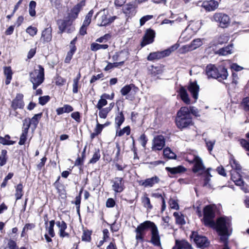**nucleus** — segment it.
<instances>
[{
  "label": "nucleus",
  "mask_w": 249,
  "mask_h": 249,
  "mask_svg": "<svg viewBox=\"0 0 249 249\" xmlns=\"http://www.w3.org/2000/svg\"><path fill=\"white\" fill-rule=\"evenodd\" d=\"M86 0H82L74 5L70 10H68L67 16L63 19H59L56 21L58 28V34L67 33L71 34L75 30L73 23L78 18L79 14L86 5Z\"/></svg>",
  "instance_id": "nucleus-1"
},
{
  "label": "nucleus",
  "mask_w": 249,
  "mask_h": 249,
  "mask_svg": "<svg viewBox=\"0 0 249 249\" xmlns=\"http://www.w3.org/2000/svg\"><path fill=\"white\" fill-rule=\"evenodd\" d=\"M148 230H150L151 234L149 242L154 246L161 248L162 246L158 228L154 222L149 220L140 224L136 229L135 239L137 243L144 242L146 231Z\"/></svg>",
  "instance_id": "nucleus-2"
},
{
  "label": "nucleus",
  "mask_w": 249,
  "mask_h": 249,
  "mask_svg": "<svg viewBox=\"0 0 249 249\" xmlns=\"http://www.w3.org/2000/svg\"><path fill=\"white\" fill-rule=\"evenodd\" d=\"M175 124L180 130L194 124L192 115L190 114L187 107H181L177 112Z\"/></svg>",
  "instance_id": "nucleus-3"
},
{
  "label": "nucleus",
  "mask_w": 249,
  "mask_h": 249,
  "mask_svg": "<svg viewBox=\"0 0 249 249\" xmlns=\"http://www.w3.org/2000/svg\"><path fill=\"white\" fill-rule=\"evenodd\" d=\"M205 72L209 78H214L218 81L225 80L228 76L227 69L222 65L217 67L214 64H208L206 67Z\"/></svg>",
  "instance_id": "nucleus-4"
},
{
  "label": "nucleus",
  "mask_w": 249,
  "mask_h": 249,
  "mask_svg": "<svg viewBox=\"0 0 249 249\" xmlns=\"http://www.w3.org/2000/svg\"><path fill=\"white\" fill-rule=\"evenodd\" d=\"M209 227L215 229L219 235H230L228 229L230 225V221L228 217L225 216L219 217Z\"/></svg>",
  "instance_id": "nucleus-5"
},
{
  "label": "nucleus",
  "mask_w": 249,
  "mask_h": 249,
  "mask_svg": "<svg viewBox=\"0 0 249 249\" xmlns=\"http://www.w3.org/2000/svg\"><path fill=\"white\" fill-rule=\"evenodd\" d=\"M29 80L33 84V89H36L45 80V70L43 67L38 65L36 68L30 72Z\"/></svg>",
  "instance_id": "nucleus-6"
},
{
  "label": "nucleus",
  "mask_w": 249,
  "mask_h": 249,
  "mask_svg": "<svg viewBox=\"0 0 249 249\" xmlns=\"http://www.w3.org/2000/svg\"><path fill=\"white\" fill-rule=\"evenodd\" d=\"M215 208L214 204L206 205L203 209V218L202 222L206 227H210L213 224L215 217Z\"/></svg>",
  "instance_id": "nucleus-7"
},
{
  "label": "nucleus",
  "mask_w": 249,
  "mask_h": 249,
  "mask_svg": "<svg viewBox=\"0 0 249 249\" xmlns=\"http://www.w3.org/2000/svg\"><path fill=\"white\" fill-rule=\"evenodd\" d=\"M185 160L190 164H194L192 171L196 173L199 171H204L205 167L203 164L202 159L198 156L189 154L186 156Z\"/></svg>",
  "instance_id": "nucleus-8"
},
{
  "label": "nucleus",
  "mask_w": 249,
  "mask_h": 249,
  "mask_svg": "<svg viewBox=\"0 0 249 249\" xmlns=\"http://www.w3.org/2000/svg\"><path fill=\"white\" fill-rule=\"evenodd\" d=\"M190 238L191 240H193L196 246L199 248H207L210 245V241L208 238L205 236L199 234L197 231H192Z\"/></svg>",
  "instance_id": "nucleus-9"
},
{
  "label": "nucleus",
  "mask_w": 249,
  "mask_h": 249,
  "mask_svg": "<svg viewBox=\"0 0 249 249\" xmlns=\"http://www.w3.org/2000/svg\"><path fill=\"white\" fill-rule=\"evenodd\" d=\"M212 20L218 23V25L222 28L228 27L231 23L230 17L222 12L215 13L213 16Z\"/></svg>",
  "instance_id": "nucleus-10"
},
{
  "label": "nucleus",
  "mask_w": 249,
  "mask_h": 249,
  "mask_svg": "<svg viewBox=\"0 0 249 249\" xmlns=\"http://www.w3.org/2000/svg\"><path fill=\"white\" fill-rule=\"evenodd\" d=\"M112 190L115 194L121 193L125 188L124 180L122 177H115L110 180Z\"/></svg>",
  "instance_id": "nucleus-11"
},
{
  "label": "nucleus",
  "mask_w": 249,
  "mask_h": 249,
  "mask_svg": "<svg viewBox=\"0 0 249 249\" xmlns=\"http://www.w3.org/2000/svg\"><path fill=\"white\" fill-rule=\"evenodd\" d=\"M241 171L231 170L230 175L231 179L234 182L235 184L241 187V189L244 192H247V188L244 187V182L241 175Z\"/></svg>",
  "instance_id": "nucleus-12"
},
{
  "label": "nucleus",
  "mask_w": 249,
  "mask_h": 249,
  "mask_svg": "<svg viewBox=\"0 0 249 249\" xmlns=\"http://www.w3.org/2000/svg\"><path fill=\"white\" fill-rule=\"evenodd\" d=\"M55 224L54 220H52L49 221L48 225H45V228L47 232L44 234V237L47 243H52L53 240L52 238L55 236V233L54 229V225Z\"/></svg>",
  "instance_id": "nucleus-13"
},
{
  "label": "nucleus",
  "mask_w": 249,
  "mask_h": 249,
  "mask_svg": "<svg viewBox=\"0 0 249 249\" xmlns=\"http://www.w3.org/2000/svg\"><path fill=\"white\" fill-rule=\"evenodd\" d=\"M24 95L22 93H17L15 98L11 102L10 107L14 111L17 109H23L24 107V102L23 100Z\"/></svg>",
  "instance_id": "nucleus-14"
},
{
  "label": "nucleus",
  "mask_w": 249,
  "mask_h": 249,
  "mask_svg": "<svg viewBox=\"0 0 249 249\" xmlns=\"http://www.w3.org/2000/svg\"><path fill=\"white\" fill-rule=\"evenodd\" d=\"M61 177H57L56 180L53 183V186L56 190L59 196L62 199H65L66 196V190L65 185L60 181Z\"/></svg>",
  "instance_id": "nucleus-15"
},
{
  "label": "nucleus",
  "mask_w": 249,
  "mask_h": 249,
  "mask_svg": "<svg viewBox=\"0 0 249 249\" xmlns=\"http://www.w3.org/2000/svg\"><path fill=\"white\" fill-rule=\"evenodd\" d=\"M221 0H204L201 6L204 9L206 12L214 11L217 9Z\"/></svg>",
  "instance_id": "nucleus-16"
},
{
  "label": "nucleus",
  "mask_w": 249,
  "mask_h": 249,
  "mask_svg": "<svg viewBox=\"0 0 249 249\" xmlns=\"http://www.w3.org/2000/svg\"><path fill=\"white\" fill-rule=\"evenodd\" d=\"M155 37V31L150 28L147 29L141 43V47H143L148 44L153 43L154 41Z\"/></svg>",
  "instance_id": "nucleus-17"
},
{
  "label": "nucleus",
  "mask_w": 249,
  "mask_h": 249,
  "mask_svg": "<svg viewBox=\"0 0 249 249\" xmlns=\"http://www.w3.org/2000/svg\"><path fill=\"white\" fill-rule=\"evenodd\" d=\"M187 89L190 93L192 98L194 99V103H196L198 98L199 91V86L196 81H190L187 86Z\"/></svg>",
  "instance_id": "nucleus-18"
},
{
  "label": "nucleus",
  "mask_w": 249,
  "mask_h": 249,
  "mask_svg": "<svg viewBox=\"0 0 249 249\" xmlns=\"http://www.w3.org/2000/svg\"><path fill=\"white\" fill-rule=\"evenodd\" d=\"M77 40V37H74L70 43V51L68 52L67 55L65 58L64 62L67 64L70 63L72 58L73 55L75 53L77 50V47L75 45Z\"/></svg>",
  "instance_id": "nucleus-19"
},
{
  "label": "nucleus",
  "mask_w": 249,
  "mask_h": 249,
  "mask_svg": "<svg viewBox=\"0 0 249 249\" xmlns=\"http://www.w3.org/2000/svg\"><path fill=\"white\" fill-rule=\"evenodd\" d=\"M165 139L162 135H157L154 138L152 149L153 150H161L165 146Z\"/></svg>",
  "instance_id": "nucleus-20"
},
{
  "label": "nucleus",
  "mask_w": 249,
  "mask_h": 249,
  "mask_svg": "<svg viewBox=\"0 0 249 249\" xmlns=\"http://www.w3.org/2000/svg\"><path fill=\"white\" fill-rule=\"evenodd\" d=\"M165 170L170 177H173L176 175H180L186 172L187 168L183 165H178L174 167H166Z\"/></svg>",
  "instance_id": "nucleus-21"
},
{
  "label": "nucleus",
  "mask_w": 249,
  "mask_h": 249,
  "mask_svg": "<svg viewBox=\"0 0 249 249\" xmlns=\"http://www.w3.org/2000/svg\"><path fill=\"white\" fill-rule=\"evenodd\" d=\"M160 181V178L157 176H154L151 178H147L145 180H141L139 181L140 185L145 188L153 187L155 184H158Z\"/></svg>",
  "instance_id": "nucleus-22"
},
{
  "label": "nucleus",
  "mask_w": 249,
  "mask_h": 249,
  "mask_svg": "<svg viewBox=\"0 0 249 249\" xmlns=\"http://www.w3.org/2000/svg\"><path fill=\"white\" fill-rule=\"evenodd\" d=\"M56 225L59 229L58 234L60 238L70 237V234L66 231V230L67 228V224L64 220L56 221Z\"/></svg>",
  "instance_id": "nucleus-23"
},
{
  "label": "nucleus",
  "mask_w": 249,
  "mask_h": 249,
  "mask_svg": "<svg viewBox=\"0 0 249 249\" xmlns=\"http://www.w3.org/2000/svg\"><path fill=\"white\" fill-rule=\"evenodd\" d=\"M53 29L51 25H50L48 27L45 28L41 33L40 37V41L43 43H49L52 40Z\"/></svg>",
  "instance_id": "nucleus-24"
},
{
  "label": "nucleus",
  "mask_w": 249,
  "mask_h": 249,
  "mask_svg": "<svg viewBox=\"0 0 249 249\" xmlns=\"http://www.w3.org/2000/svg\"><path fill=\"white\" fill-rule=\"evenodd\" d=\"M168 51H157L150 53L147 57V60L150 61L159 60L167 56Z\"/></svg>",
  "instance_id": "nucleus-25"
},
{
  "label": "nucleus",
  "mask_w": 249,
  "mask_h": 249,
  "mask_svg": "<svg viewBox=\"0 0 249 249\" xmlns=\"http://www.w3.org/2000/svg\"><path fill=\"white\" fill-rule=\"evenodd\" d=\"M137 6L132 2H129L126 4L123 8V12L125 16L129 18L135 16L136 13V9Z\"/></svg>",
  "instance_id": "nucleus-26"
},
{
  "label": "nucleus",
  "mask_w": 249,
  "mask_h": 249,
  "mask_svg": "<svg viewBox=\"0 0 249 249\" xmlns=\"http://www.w3.org/2000/svg\"><path fill=\"white\" fill-rule=\"evenodd\" d=\"M172 249H193V248L185 239H176L175 246Z\"/></svg>",
  "instance_id": "nucleus-27"
},
{
  "label": "nucleus",
  "mask_w": 249,
  "mask_h": 249,
  "mask_svg": "<svg viewBox=\"0 0 249 249\" xmlns=\"http://www.w3.org/2000/svg\"><path fill=\"white\" fill-rule=\"evenodd\" d=\"M178 92L180 99L183 103L186 105H190L191 104V100L184 87L180 85Z\"/></svg>",
  "instance_id": "nucleus-28"
},
{
  "label": "nucleus",
  "mask_w": 249,
  "mask_h": 249,
  "mask_svg": "<svg viewBox=\"0 0 249 249\" xmlns=\"http://www.w3.org/2000/svg\"><path fill=\"white\" fill-rule=\"evenodd\" d=\"M229 40V37L225 34H222L215 37L211 43V47L216 46L226 43Z\"/></svg>",
  "instance_id": "nucleus-29"
},
{
  "label": "nucleus",
  "mask_w": 249,
  "mask_h": 249,
  "mask_svg": "<svg viewBox=\"0 0 249 249\" xmlns=\"http://www.w3.org/2000/svg\"><path fill=\"white\" fill-rule=\"evenodd\" d=\"M118 112L116 114L115 118V123L117 129H120L121 125L125 121V117L123 111H120L119 107H117Z\"/></svg>",
  "instance_id": "nucleus-30"
},
{
  "label": "nucleus",
  "mask_w": 249,
  "mask_h": 249,
  "mask_svg": "<svg viewBox=\"0 0 249 249\" xmlns=\"http://www.w3.org/2000/svg\"><path fill=\"white\" fill-rule=\"evenodd\" d=\"M117 18V16H115L108 18L107 16L104 14L101 18V23L98 24V25L99 26H106L112 23Z\"/></svg>",
  "instance_id": "nucleus-31"
},
{
  "label": "nucleus",
  "mask_w": 249,
  "mask_h": 249,
  "mask_svg": "<svg viewBox=\"0 0 249 249\" xmlns=\"http://www.w3.org/2000/svg\"><path fill=\"white\" fill-rule=\"evenodd\" d=\"M3 73L6 77L5 83L6 85H9L12 79L13 71L10 66H5L3 67Z\"/></svg>",
  "instance_id": "nucleus-32"
},
{
  "label": "nucleus",
  "mask_w": 249,
  "mask_h": 249,
  "mask_svg": "<svg viewBox=\"0 0 249 249\" xmlns=\"http://www.w3.org/2000/svg\"><path fill=\"white\" fill-rule=\"evenodd\" d=\"M232 46V44H229L225 47L219 49L215 53L221 56H225L231 54L232 53L231 50Z\"/></svg>",
  "instance_id": "nucleus-33"
},
{
  "label": "nucleus",
  "mask_w": 249,
  "mask_h": 249,
  "mask_svg": "<svg viewBox=\"0 0 249 249\" xmlns=\"http://www.w3.org/2000/svg\"><path fill=\"white\" fill-rule=\"evenodd\" d=\"M43 113L40 112L37 114H36L34 116L30 119L29 118V121L32 124V128L35 129L37 127L38 124L42 117Z\"/></svg>",
  "instance_id": "nucleus-34"
},
{
  "label": "nucleus",
  "mask_w": 249,
  "mask_h": 249,
  "mask_svg": "<svg viewBox=\"0 0 249 249\" xmlns=\"http://www.w3.org/2000/svg\"><path fill=\"white\" fill-rule=\"evenodd\" d=\"M15 188V196L16 200L17 201L22 198L24 195L23 185L22 182H19Z\"/></svg>",
  "instance_id": "nucleus-35"
},
{
  "label": "nucleus",
  "mask_w": 249,
  "mask_h": 249,
  "mask_svg": "<svg viewBox=\"0 0 249 249\" xmlns=\"http://www.w3.org/2000/svg\"><path fill=\"white\" fill-rule=\"evenodd\" d=\"M141 201L143 206L147 210L150 211L153 209V205L146 193H145L143 196L142 197Z\"/></svg>",
  "instance_id": "nucleus-36"
},
{
  "label": "nucleus",
  "mask_w": 249,
  "mask_h": 249,
  "mask_svg": "<svg viewBox=\"0 0 249 249\" xmlns=\"http://www.w3.org/2000/svg\"><path fill=\"white\" fill-rule=\"evenodd\" d=\"M73 110V107L68 104H65L63 107L56 108V112L57 115H60L64 113H69Z\"/></svg>",
  "instance_id": "nucleus-37"
},
{
  "label": "nucleus",
  "mask_w": 249,
  "mask_h": 249,
  "mask_svg": "<svg viewBox=\"0 0 249 249\" xmlns=\"http://www.w3.org/2000/svg\"><path fill=\"white\" fill-rule=\"evenodd\" d=\"M83 191V188H81L79 192V194L75 198L74 201H71V203L74 204L76 206L77 213L80 217V205L81 201V195Z\"/></svg>",
  "instance_id": "nucleus-38"
},
{
  "label": "nucleus",
  "mask_w": 249,
  "mask_h": 249,
  "mask_svg": "<svg viewBox=\"0 0 249 249\" xmlns=\"http://www.w3.org/2000/svg\"><path fill=\"white\" fill-rule=\"evenodd\" d=\"M92 231L87 228L83 229V233L81 236L82 241L88 243L90 242L92 240Z\"/></svg>",
  "instance_id": "nucleus-39"
},
{
  "label": "nucleus",
  "mask_w": 249,
  "mask_h": 249,
  "mask_svg": "<svg viewBox=\"0 0 249 249\" xmlns=\"http://www.w3.org/2000/svg\"><path fill=\"white\" fill-rule=\"evenodd\" d=\"M151 196L157 198H160L161 200V212L164 211L166 208V204L165 200L166 194L164 192H163L162 194H160L159 193H154L151 194Z\"/></svg>",
  "instance_id": "nucleus-40"
},
{
  "label": "nucleus",
  "mask_w": 249,
  "mask_h": 249,
  "mask_svg": "<svg viewBox=\"0 0 249 249\" xmlns=\"http://www.w3.org/2000/svg\"><path fill=\"white\" fill-rule=\"evenodd\" d=\"M173 215L175 217L177 224L184 225L185 224L184 215L181 213L174 212Z\"/></svg>",
  "instance_id": "nucleus-41"
},
{
  "label": "nucleus",
  "mask_w": 249,
  "mask_h": 249,
  "mask_svg": "<svg viewBox=\"0 0 249 249\" xmlns=\"http://www.w3.org/2000/svg\"><path fill=\"white\" fill-rule=\"evenodd\" d=\"M229 164L231 165L232 170H237L241 171L242 168L239 163L234 159L233 156H231L229 160Z\"/></svg>",
  "instance_id": "nucleus-42"
},
{
  "label": "nucleus",
  "mask_w": 249,
  "mask_h": 249,
  "mask_svg": "<svg viewBox=\"0 0 249 249\" xmlns=\"http://www.w3.org/2000/svg\"><path fill=\"white\" fill-rule=\"evenodd\" d=\"M11 137L9 135H6L4 137L0 136V143L3 145H13L16 143L15 141L10 140Z\"/></svg>",
  "instance_id": "nucleus-43"
},
{
  "label": "nucleus",
  "mask_w": 249,
  "mask_h": 249,
  "mask_svg": "<svg viewBox=\"0 0 249 249\" xmlns=\"http://www.w3.org/2000/svg\"><path fill=\"white\" fill-rule=\"evenodd\" d=\"M131 133V128L129 125H127L124 127L123 129H120L119 130H117L116 131V136L118 137H122L123 136L125 133L126 135H129Z\"/></svg>",
  "instance_id": "nucleus-44"
},
{
  "label": "nucleus",
  "mask_w": 249,
  "mask_h": 249,
  "mask_svg": "<svg viewBox=\"0 0 249 249\" xmlns=\"http://www.w3.org/2000/svg\"><path fill=\"white\" fill-rule=\"evenodd\" d=\"M108 48V45L107 44H99L94 42L90 45V50L93 52H96L100 49H107Z\"/></svg>",
  "instance_id": "nucleus-45"
},
{
  "label": "nucleus",
  "mask_w": 249,
  "mask_h": 249,
  "mask_svg": "<svg viewBox=\"0 0 249 249\" xmlns=\"http://www.w3.org/2000/svg\"><path fill=\"white\" fill-rule=\"evenodd\" d=\"M101 158L100 150L99 148L95 149L92 157L90 159L89 163L94 164L97 162Z\"/></svg>",
  "instance_id": "nucleus-46"
},
{
  "label": "nucleus",
  "mask_w": 249,
  "mask_h": 249,
  "mask_svg": "<svg viewBox=\"0 0 249 249\" xmlns=\"http://www.w3.org/2000/svg\"><path fill=\"white\" fill-rule=\"evenodd\" d=\"M8 159L7 150L2 149L1 152V156H0V166H4L6 163Z\"/></svg>",
  "instance_id": "nucleus-47"
},
{
  "label": "nucleus",
  "mask_w": 249,
  "mask_h": 249,
  "mask_svg": "<svg viewBox=\"0 0 249 249\" xmlns=\"http://www.w3.org/2000/svg\"><path fill=\"white\" fill-rule=\"evenodd\" d=\"M22 122V132L28 133L30 126L32 127V124L29 121V118H25Z\"/></svg>",
  "instance_id": "nucleus-48"
},
{
  "label": "nucleus",
  "mask_w": 249,
  "mask_h": 249,
  "mask_svg": "<svg viewBox=\"0 0 249 249\" xmlns=\"http://www.w3.org/2000/svg\"><path fill=\"white\" fill-rule=\"evenodd\" d=\"M246 138L248 140L245 139H240L239 142L241 145L247 151H249V133L246 134Z\"/></svg>",
  "instance_id": "nucleus-49"
},
{
  "label": "nucleus",
  "mask_w": 249,
  "mask_h": 249,
  "mask_svg": "<svg viewBox=\"0 0 249 249\" xmlns=\"http://www.w3.org/2000/svg\"><path fill=\"white\" fill-rule=\"evenodd\" d=\"M163 156L168 159H176V155L172 152L171 149L169 147H166L164 149L163 151Z\"/></svg>",
  "instance_id": "nucleus-50"
},
{
  "label": "nucleus",
  "mask_w": 249,
  "mask_h": 249,
  "mask_svg": "<svg viewBox=\"0 0 249 249\" xmlns=\"http://www.w3.org/2000/svg\"><path fill=\"white\" fill-rule=\"evenodd\" d=\"M36 3L34 0H31L29 3V13L30 16L34 17L36 15Z\"/></svg>",
  "instance_id": "nucleus-51"
},
{
  "label": "nucleus",
  "mask_w": 249,
  "mask_h": 249,
  "mask_svg": "<svg viewBox=\"0 0 249 249\" xmlns=\"http://www.w3.org/2000/svg\"><path fill=\"white\" fill-rule=\"evenodd\" d=\"M150 74L153 76H155L159 74H160L162 72V70L158 66H154L152 65L151 69H149Z\"/></svg>",
  "instance_id": "nucleus-52"
},
{
  "label": "nucleus",
  "mask_w": 249,
  "mask_h": 249,
  "mask_svg": "<svg viewBox=\"0 0 249 249\" xmlns=\"http://www.w3.org/2000/svg\"><path fill=\"white\" fill-rule=\"evenodd\" d=\"M14 174L13 172H9L4 178L2 182L0 185L1 188H4L8 184V181L14 177Z\"/></svg>",
  "instance_id": "nucleus-53"
},
{
  "label": "nucleus",
  "mask_w": 249,
  "mask_h": 249,
  "mask_svg": "<svg viewBox=\"0 0 249 249\" xmlns=\"http://www.w3.org/2000/svg\"><path fill=\"white\" fill-rule=\"evenodd\" d=\"M7 245L9 249H27V248L25 247H21L19 248L16 241L12 239H10L8 241Z\"/></svg>",
  "instance_id": "nucleus-54"
},
{
  "label": "nucleus",
  "mask_w": 249,
  "mask_h": 249,
  "mask_svg": "<svg viewBox=\"0 0 249 249\" xmlns=\"http://www.w3.org/2000/svg\"><path fill=\"white\" fill-rule=\"evenodd\" d=\"M93 14V11L92 10H91L89 12L86 16L83 24L85 25L86 26H89L90 24Z\"/></svg>",
  "instance_id": "nucleus-55"
},
{
  "label": "nucleus",
  "mask_w": 249,
  "mask_h": 249,
  "mask_svg": "<svg viewBox=\"0 0 249 249\" xmlns=\"http://www.w3.org/2000/svg\"><path fill=\"white\" fill-rule=\"evenodd\" d=\"M99 110V116L100 118L102 119H106L108 113L110 112L109 109H108L107 107H102L101 109H98Z\"/></svg>",
  "instance_id": "nucleus-56"
},
{
  "label": "nucleus",
  "mask_w": 249,
  "mask_h": 249,
  "mask_svg": "<svg viewBox=\"0 0 249 249\" xmlns=\"http://www.w3.org/2000/svg\"><path fill=\"white\" fill-rule=\"evenodd\" d=\"M26 32L31 36L33 37L37 34L38 29L36 27L30 26L26 29Z\"/></svg>",
  "instance_id": "nucleus-57"
},
{
  "label": "nucleus",
  "mask_w": 249,
  "mask_h": 249,
  "mask_svg": "<svg viewBox=\"0 0 249 249\" xmlns=\"http://www.w3.org/2000/svg\"><path fill=\"white\" fill-rule=\"evenodd\" d=\"M241 105L245 111H249V97L243 98Z\"/></svg>",
  "instance_id": "nucleus-58"
},
{
  "label": "nucleus",
  "mask_w": 249,
  "mask_h": 249,
  "mask_svg": "<svg viewBox=\"0 0 249 249\" xmlns=\"http://www.w3.org/2000/svg\"><path fill=\"white\" fill-rule=\"evenodd\" d=\"M131 90V84L129 85H126L123 87L121 89V93L122 95H126Z\"/></svg>",
  "instance_id": "nucleus-59"
},
{
  "label": "nucleus",
  "mask_w": 249,
  "mask_h": 249,
  "mask_svg": "<svg viewBox=\"0 0 249 249\" xmlns=\"http://www.w3.org/2000/svg\"><path fill=\"white\" fill-rule=\"evenodd\" d=\"M50 100V97L49 95L40 96L38 99V103L42 106L46 104Z\"/></svg>",
  "instance_id": "nucleus-60"
},
{
  "label": "nucleus",
  "mask_w": 249,
  "mask_h": 249,
  "mask_svg": "<svg viewBox=\"0 0 249 249\" xmlns=\"http://www.w3.org/2000/svg\"><path fill=\"white\" fill-rule=\"evenodd\" d=\"M66 82V79L58 75L55 78V85L58 86H62Z\"/></svg>",
  "instance_id": "nucleus-61"
},
{
  "label": "nucleus",
  "mask_w": 249,
  "mask_h": 249,
  "mask_svg": "<svg viewBox=\"0 0 249 249\" xmlns=\"http://www.w3.org/2000/svg\"><path fill=\"white\" fill-rule=\"evenodd\" d=\"M188 109L191 115L192 114L196 117L200 116L198 109L196 108L195 107L190 106L189 107H188Z\"/></svg>",
  "instance_id": "nucleus-62"
},
{
  "label": "nucleus",
  "mask_w": 249,
  "mask_h": 249,
  "mask_svg": "<svg viewBox=\"0 0 249 249\" xmlns=\"http://www.w3.org/2000/svg\"><path fill=\"white\" fill-rule=\"evenodd\" d=\"M28 134V133H27L22 132L20 136L19 141L18 142L19 145H22L25 144L26 141H27Z\"/></svg>",
  "instance_id": "nucleus-63"
},
{
  "label": "nucleus",
  "mask_w": 249,
  "mask_h": 249,
  "mask_svg": "<svg viewBox=\"0 0 249 249\" xmlns=\"http://www.w3.org/2000/svg\"><path fill=\"white\" fill-rule=\"evenodd\" d=\"M107 101L104 98H102L101 97V99L98 101V103L96 106V107L98 109H101L102 107L107 105Z\"/></svg>",
  "instance_id": "nucleus-64"
}]
</instances>
